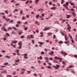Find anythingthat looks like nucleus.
Wrapping results in <instances>:
<instances>
[{
	"label": "nucleus",
	"mask_w": 77,
	"mask_h": 77,
	"mask_svg": "<svg viewBox=\"0 0 77 77\" xmlns=\"http://www.w3.org/2000/svg\"><path fill=\"white\" fill-rule=\"evenodd\" d=\"M53 36H54V37H53V38L55 39L56 38V35H54Z\"/></svg>",
	"instance_id": "nucleus-34"
},
{
	"label": "nucleus",
	"mask_w": 77,
	"mask_h": 77,
	"mask_svg": "<svg viewBox=\"0 0 77 77\" xmlns=\"http://www.w3.org/2000/svg\"><path fill=\"white\" fill-rule=\"evenodd\" d=\"M28 3H29V1H27L25 3V4H26V5H27Z\"/></svg>",
	"instance_id": "nucleus-56"
},
{
	"label": "nucleus",
	"mask_w": 77,
	"mask_h": 77,
	"mask_svg": "<svg viewBox=\"0 0 77 77\" xmlns=\"http://www.w3.org/2000/svg\"><path fill=\"white\" fill-rule=\"evenodd\" d=\"M41 15L42 17H44V14H42Z\"/></svg>",
	"instance_id": "nucleus-64"
},
{
	"label": "nucleus",
	"mask_w": 77,
	"mask_h": 77,
	"mask_svg": "<svg viewBox=\"0 0 77 77\" xmlns=\"http://www.w3.org/2000/svg\"><path fill=\"white\" fill-rule=\"evenodd\" d=\"M6 57H7V58H8L9 59L10 58V57H9V56L7 55L6 56Z\"/></svg>",
	"instance_id": "nucleus-46"
},
{
	"label": "nucleus",
	"mask_w": 77,
	"mask_h": 77,
	"mask_svg": "<svg viewBox=\"0 0 77 77\" xmlns=\"http://www.w3.org/2000/svg\"><path fill=\"white\" fill-rule=\"evenodd\" d=\"M45 59H46L47 60H48V58L47 57H46L45 58Z\"/></svg>",
	"instance_id": "nucleus-43"
},
{
	"label": "nucleus",
	"mask_w": 77,
	"mask_h": 77,
	"mask_svg": "<svg viewBox=\"0 0 77 77\" xmlns=\"http://www.w3.org/2000/svg\"><path fill=\"white\" fill-rule=\"evenodd\" d=\"M71 10L72 11H75L73 8H71Z\"/></svg>",
	"instance_id": "nucleus-60"
},
{
	"label": "nucleus",
	"mask_w": 77,
	"mask_h": 77,
	"mask_svg": "<svg viewBox=\"0 0 77 77\" xmlns=\"http://www.w3.org/2000/svg\"><path fill=\"white\" fill-rule=\"evenodd\" d=\"M64 38L65 39L66 41H67L68 39H69V38H68V37L67 36V35H64Z\"/></svg>",
	"instance_id": "nucleus-5"
},
{
	"label": "nucleus",
	"mask_w": 77,
	"mask_h": 77,
	"mask_svg": "<svg viewBox=\"0 0 77 77\" xmlns=\"http://www.w3.org/2000/svg\"><path fill=\"white\" fill-rule=\"evenodd\" d=\"M5 13H6V14H8V10H6V11H5Z\"/></svg>",
	"instance_id": "nucleus-38"
},
{
	"label": "nucleus",
	"mask_w": 77,
	"mask_h": 77,
	"mask_svg": "<svg viewBox=\"0 0 77 77\" xmlns=\"http://www.w3.org/2000/svg\"><path fill=\"white\" fill-rule=\"evenodd\" d=\"M56 9V7H52L51 8V10H54Z\"/></svg>",
	"instance_id": "nucleus-11"
},
{
	"label": "nucleus",
	"mask_w": 77,
	"mask_h": 77,
	"mask_svg": "<svg viewBox=\"0 0 77 77\" xmlns=\"http://www.w3.org/2000/svg\"><path fill=\"white\" fill-rule=\"evenodd\" d=\"M16 62H20V60H19V59L17 60H16Z\"/></svg>",
	"instance_id": "nucleus-45"
},
{
	"label": "nucleus",
	"mask_w": 77,
	"mask_h": 77,
	"mask_svg": "<svg viewBox=\"0 0 77 77\" xmlns=\"http://www.w3.org/2000/svg\"><path fill=\"white\" fill-rule=\"evenodd\" d=\"M26 17L27 18H28L29 17V15H26Z\"/></svg>",
	"instance_id": "nucleus-39"
},
{
	"label": "nucleus",
	"mask_w": 77,
	"mask_h": 77,
	"mask_svg": "<svg viewBox=\"0 0 77 77\" xmlns=\"http://www.w3.org/2000/svg\"><path fill=\"white\" fill-rule=\"evenodd\" d=\"M11 33H13V34H14V35H15V34H16V33L15 32H14V31L11 32Z\"/></svg>",
	"instance_id": "nucleus-41"
},
{
	"label": "nucleus",
	"mask_w": 77,
	"mask_h": 77,
	"mask_svg": "<svg viewBox=\"0 0 77 77\" xmlns=\"http://www.w3.org/2000/svg\"><path fill=\"white\" fill-rule=\"evenodd\" d=\"M23 33V32H20L19 33H18V35H21V34H22V33Z\"/></svg>",
	"instance_id": "nucleus-24"
},
{
	"label": "nucleus",
	"mask_w": 77,
	"mask_h": 77,
	"mask_svg": "<svg viewBox=\"0 0 77 77\" xmlns=\"http://www.w3.org/2000/svg\"><path fill=\"white\" fill-rule=\"evenodd\" d=\"M17 42V41H12V43L13 44V43H14V44H16Z\"/></svg>",
	"instance_id": "nucleus-17"
},
{
	"label": "nucleus",
	"mask_w": 77,
	"mask_h": 77,
	"mask_svg": "<svg viewBox=\"0 0 77 77\" xmlns=\"http://www.w3.org/2000/svg\"><path fill=\"white\" fill-rule=\"evenodd\" d=\"M69 67L70 68H72V67H73V66H69Z\"/></svg>",
	"instance_id": "nucleus-51"
},
{
	"label": "nucleus",
	"mask_w": 77,
	"mask_h": 77,
	"mask_svg": "<svg viewBox=\"0 0 77 77\" xmlns=\"http://www.w3.org/2000/svg\"><path fill=\"white\" fill-rule=\"evenodd\" d=\"M40 34H41L40 36L41 37H43V36H44V34H43V32L42 31H41L40 32Z\"/></svg>",
	"instance_id": "nucleus-7"
},
{
	"label": "nucleus",
	"mask_w": 77,
	"mask_h": 77,
	"mask_svg": "<svg viewBox=\"0 0 77 77\" xmlns=\"http://www.w3.org/2000/svg\"><path fill=\"white\" fill-rule=\"evenodd\" d=\"M39 15H36L35 16V18H36V19H38V18H39Z\"/></svg>",
	"instance_id": "nucleus-18"
},
{
	"label": "nucleus",
	"mask_w": 77,
	"mask_h": 77,
	"mask_svg": "<svg viewBox=\"0 0 77 77\" xmlns=\"http://www.w3.org/2000/svg\"><path fill=\"white\" fill-rule=\"evenodd\" d=\"M47 67L48 69H51V67L50 66H47Z\"/></svg>",
	"instance_id": "nucleus-20"
},
{
	"label": "nucleus",
	"mask_w": 77,
	"mask_h": 77,
	"mask_svg": "<svg viewBox=\"0 0 77 77\" xmlns=\"http://www.w3.org/2000/svg\"><path fill=\"white\" fill-rule=\"evenodd\" d=\"M39 1V0H36L35 1V3L36 4H37L38 3V2Z\"/></svg>",
	"instance_id": "nucleus-16"
},
{
	"label": "nucleus",
	"mask_w": 77,
	"mask_h": 77,
	"mask_svg": "<svg viewBox=\"0 0 77 77\" xmlns=\"http://www.w3.org/2000/svg\"><path fill=\"white\" fill-rule=\"evenodd\" d=\"M3 30L4 31H5V32H8V30H7V29L5 28L4 29H3Z\"/></svg>",
	"instance_id": "nucleus-33"
},
{
	"label": "nucleus",
	"mask_w": 77,
	"mask_h": 77,
	"mask_svg": "<svg viewBox=\"0 0 77 77\" xmlns=\"http://www.w3.org/2000/svg\"><path fill=\"white\" fill-rule=\"evenodd\" d=\"M50 29V27L45 28L43 30V31H47V30H49Z\"/></svg>",
	"instance_id": "nucleus-2"
},
{
	"label": "nucleus",
	"mask_w": 77,
	"mask_h": 77,
	"mask_svg": "<svg viewBox=\"0 0 77 77\" xmlns=\"http://www.w3.org/2000/svg\"><path fill=\"white\" fill-rule=\"evenodd\" d=\"M66 17H67V18H69L71 16L70 15H66Z\"/></svg>",
	"instance_id": "nucleus-10"
},
{
	"label": "nucleus",
	"mask_w": 77,
	"mask_h": 77,
	"mask_svg": "<svg viewBox=\"0 0 77 77\" xmlns=\"http://www.w3.org/2000/svg\"><path fill=\"white\" fill-rule=\"evenodd\" d=\"M69 36L70 37V38H71V39H72V36H71V35H70V34H69Z\"/></svg>",
	"instance_id": "nucleus-32"
},
{
	"label": "nucleus",
	"mask_w": 77,
	"mask_h": 77,
	"mask_svg": "<svg viewBox=\"0 0 77 77\" xmlns=\"http://www.w3.org/2000/svg\"><path fill=\"white\" fill-rule=\"evenodd\" d=\"M27 30V27H26L24 29V30Z\"/></svg>",
	"instance_id": "nucleus-58"
},
{
	"label": "nucleus",
	"mask_w": 77,
	"mask_h": 77,
	"mask_svg": "<svg viewBox=\"0 0 77 77\" xmlns=\"http://www.w3.org/2000/svg\"><path fill=\"white\" fill-rule=\"evenodd\" d=\"M16 73V72H14L13 73V75H15V73Z\"/></svg>",
	"instance_id": "nucleus-53"
},
{
	"label": "nucleus",
	"mask_w": 77,
	"mask_h": 77,
	"mask_svg": "<svg viewBox=\"0 0 77 77\" xmlns=\"http://www.w3.org/2000/svg\"><path fill=\"white\" fill-rule=\"evenodd\" d=\"M72 15L73 16H74V17H75L76 16V14H75V12H73L72 13Z\"/></svg>",
	"instance_id": "nucleus-9"
},
{
	"label": "nucleus",
	"mask_w": 77,
	"mask_h": 77,
	"mask_svg": "<svg viewBox=\"0 0 77 77\" xmlns=\"http://www.w3.org/2000/svg\"><path fill=\"white\" fill-rule=\"evenodd\" d=\"M3 40H4V41H6V37H4L3 39Z\"/></svg>",
	"instance_id": "nucleus-48"
},
{
	"label": "nucleus",
	"mask_w": 77,
	"mask_h": 77,
	"mask_svg": "<svg viewBox=\"0 0 77 77\" xmlns=\"http://www.w3.org/2000/svg\"><path fill=\"white\" fill-rule=\"evenodd\" d=\"M77 21V19H75L74 20H73V21L74 22H75Z\"/></svg>",
	"instance_id": "nucleus-49"
},
{
	"label": "nucleus",
	"mask_w": 77,
	"mask_h": 77,
	"mask_svg": "<svg viewBox=\"0 0 77 77\" xmlns=\"http://www.w3.org/2000/svg\"><path fill=\"white\" fill-rule=\"evenodd\" d=\"M7 77H12V75H7Z\"/></svg>",
	"instance_id": "nucleus-23"
},
{
	"label": "nucleus",
	"mask_w": 77,
	"mask_h": 77,
	"mask_svg": "<svg viewBox=\"0 0 77 77\" xmlns=\"http://www.w3.org/2000/svg\"><path fill=\"white\" fill-rule=\"evenodd\" d=\"M38 42L39 43V44L41 45H43V43H42V42Z\"/></svg>",
	"instance_id": "nucleus-21"
},
{
	"label": "nucleus",
	"mask_w": 77,
	"mask_h": 77,
	"mask_svg": "<svg viewBox=\"0 0 77 77\" xmlns=\"http://www.w3.org/2000/svg\"><path fill=\"white\" fill-rule=\"evenodd\" d=\"M49 54H50V55H53V54H54V53H53V52H51V53L50 52L49 53Z\"/></svg>",
	"instance_id": "nucleus-22"
},
{
	"label": "nucleus",
	"mask_w": 77,
	"mask_h": 77,
	"mask_svg": "<svg viewBox=\"0 0 77 77\" xmlns=\"http://www.w3.org/2000/svg\"><path fill=\"white\" fill-rule=\"evenodd\" d=\"M30 36H31L30 38H33V36L32 35H30Z\"/></svg>",
	"instance_id": "nucleus-44"
},
{
	"label": "nucleus",
	"mask_w": 77,
	"mask_h": 77,
	"mask_svg": "<svg viewBox=\"0 0 77 77\" xmlns=\"http://www.w3.org/2000/svg\"><path fill=\"white\" fill-rule=\"evenodd\" d=\"M44 51H48V50H47V49L45 48L44 49Z\"/></svg>",
	"instance_id": "nucleus-55"
},
{
	"label": "nucleus",
	"mask_w": 77,
	"mask_h": 77,
	"mask_svg": "<svg viewBox=\"0 0 77 77\" xmlns=\"http://www.w3.org/2000/svg\"><path fill=\"white\" fill-rule=\"evenodd\" d=\"M48 64L49 65H51V63H48Z\"/></svg>",
	"instance_id": "nucleus-54"
},
{
	"label": "nucleus",
	"mask_w": 77,
	"mask_h": 77,
	"mask_svg": "<svg viewBox=\"0 0 77 77\" xmlns=\"http://www.w3.org/2000/svg\"><path fill=\"white\" fill-rule=\"evenodd\" d=\"M18 44L19 45H22V43L21 42H19L18 43Z\"/></svg>",
	"instance_id": "nucleus-25"
},
{
	"label": "nucleus",
	"mask_w": 77,
	"mask_h": 77,
	"mask_svg": "<svg viewBox=\"0 0 77 77\" xmlns=\"http://www.w3.org/2000/svg\"><path fill=\"white\" fill-rule=\"evenodd\" d=\"M66 5L68 6V2H66Z\"/></svg>",
	"instance_id": "nucleus-62"
},
{
	"label": "nucleus",
	"mask_w": 77,
	"mask_h": 77,
	"mask_svg": "<svg viewBox=\"0 0 77 77\" xmlns=\"http://www.w3.org/2000/svg\"><path fill=\"white\" fill-rule=\"evenodd\" d=\"M23 55L24 56V58L25 59H27V58H28L27 57V54H23Z\"/></svg>",
	"instance_id": "nucleus-6"
},
{
	"label": "nucleus",
	"mask_w": 77,
	"mask_h": 77,
	"mask_svg": "<svg viewBox=\"0 0 77 77\" xmlns=\"http://www.w3.org/2000/svg\"><path fill=\"white\" fill-rule=\"evenodd\" d=\"M15 11H16V12H18V10L17 9H15L13 11V12H14V13H15Z\"/></svg>",
	"instance_id": "nucleus-15"
},
{
	"label": "nucleus",
	"mask_w": 77,
	"mask_h": 77,
	"mask_svg": "<svg viewBox=\"0 0 77 77\" xmlns=\"http://www.w3.org/2000/svg\"><path fill=\"white\" fill-rule=\"evenodd\" d=\"M22 19L23 20H26V17H22Z\"/></svg>",
	"instance_id": "nucleus-26"
},
{
	"label": "nucleus",
	"mask_w": 77,
	"mask_h": 77,
	"mask_svg": "<svg viewBox=\"0 0 77 77\" xmlns=\"http://www.w3.org/2000/svg\"><path fill=\"white\" fill-rule=\"evenodd\" d=\"M55 42H58V40L57 39H56L55 40Z\"/></svg>",
	"instance_id": "nucleus-61"
},
{
	"label": "nucleus",
	"mask_w": 77,
	"mask_h": 77,
	"mask_svg": "<svg viewBox=\"0 0 77 77\" xmlns=\"http://www.w3.org/2000/svg\"><path fill=\"white\" fill-rule=\"evenodd\" d=\"M76 58H77V55H75L74 56Z\"/></svg>",
	"instance_id": "nucleus-59"
},
{
	"label": "nucleus",
	"mask_w": 77,
	"mask_h": 77,
	"mask_svg": "<svg viewBox=\"0 0 77 77\" xmlns=\"http://www.w3.org/2000/svg\"><path fill=\"white\" fill-rule=\"evenodd\" d=\"M62 63H63V65H65V62L63 61L62 62Z\"/></svg>",
	"instance_id": "nucleus-57"
},
{
	"label": "nucleus",
	"mask_w": 77,
	"mask_h": 77,
	"mask_svg": "<svg viewBox=\"0 0 77 77\" xmlns=\"http://www.w3.org/2000/svg\"><path fill=\"white\" fill-rule=\"evenodd\" d=\"M39 59H40V60H42V57H39Z\"/></svg>",
	"instance_id": "nucleus-40"
},
{
	"label": "nucleus",
	"mask_w": 77,
	"mask_h": 77,
	"mask_svg": "<svg viewBox=\"0 0 77 77\" xmlns=\"http://www.w3.org/2000/svg\"><path fill=\"white\" fill-rule=\"evenodd\" d=\"M11 45L12 46V47H13V48H16V47L15 46H16V45H14V46L13 44L12 43H11Z\"/></svg>",
	"instance_id": "nucleus-14"
},
{
	"label": "nucleus",
	"mask_w": 77,
	"mask_h": 77,
	"mask_svg": "<svg viewBox=\"0 0 77 77\" xmlns=\"http://www.w3.org/2000/svg\"><path fill=\"white\" fill-rule=\"evenodd\" d=\"M70 4H71V5H74V4H73L72 3V2H71L70 1Z\"/></svg>",
	"instance_id": "nucleus-36"
},
{
	"label": "nucleus",
	"mask_w": 77,
	"mask_h": 77,
	"mask_svg": "<svg viewBox=\"0 0 77 77\" xmlns=\"http://www.w3.org/2000/svg\"><path fill=\"white\" fill-rule=\"evenodd\" d=\"M6 35H7V36H9V33H6Z\"/></svg>",
	"instance_id": "nucleus-50"
},
{
	"label": "nucleus",
	"mask_w": 77,
	"mask_h": 77,
	"mask_svg": "<svg viewBox=\"0 0 77 77\" xmlns=\"http://www.w3.org/2000/svg\"><path fill=\"white\" fill-rule=\"evenodd\" d=\"M65 20H62V23H64V22H65Z\"/></svg>",
	"instance_id": "nucleus-35"
},
{
	"label": "nucleus",
	"mask_w": 77,
	"mask_h": 77,
	"mask_svg": "<svg viewBox=\"0 0 77 77\" xmlns=\"http://www.w3.org/2000/svg\"><path fill=\"white\" fill-rule=\"evenodd\" d=\"M13 28L14 29V30H17V29L15 27H13Z\"/></svg>",
	"instance_id": "nucleus-52"
},
{
	"label": "nucleus",
	"mask_w": 77,
	"mask_h": 77,
	"mask_svg": "<svg viewBox=\"0 0 77 77\" xmlns=\"http://www.w3.org/2000/svg\"><path fill=\"white\" fill-rule=\"evenodd\" d=\"M5 20H6L7 21H9L10 19H7V18H6Z\"/></svg>",
	"instance_id": "nucleus-30"
},
{
	"label": "nucleus",
	"mask_w": 77,
	"mask_h": 77,
	"mask_svg": "<svg viewBox=\"0 0 77 77\" xmlns=\"http://www.w3.org/2000/svg\"><path fill=\"white\" fill-rule=\"evenodd\" d=\"M56 66H53V67L55 68V69H58V68L59 67V65H57Z\"/></svg>",
	"instance_id": "nucleus-1"
},
{
	"label": "nucleus",
	"mask_w": 77,
	"mask_h": 77,
	"mask_svg": "<svg viewBox=\"0 0 77 77\" xmlns=\"http://www.w3.org/2000/svg\"><path fill=\"white\" fill-rule=\"evenodd\" d=\"M48 35H52V33L51 32H48Z\"/></svg>",
	"instance_id": "nucleus-27"
},
{
	"label": "nucleus",
	"mask_w": 77,
	"mask_h": 77,
	"mask_svg": "<svg viewBox=\"0 0 77 77\" xmlns=\"http://www.w3.org/2000/svg\"><path fill=\"white\" fill-rule=\"evenodd\" d=\"M41 54H44V52H41Z\"/></svg>",
	"instance_id": "nucleus-42"
},
{
	"label": "nucleus",
	"mask_w": 77,
	"mask_h": 77,
	"mask_svg": "<svg viewBox=\"0 0 77 77\" xmlns=\"http://www.w3.org/2000/svg\"><path fill=\"white\" fill-rule=\"evenodd\" d=\"M54 58L55 59H61V58H60V57H54Z\"/></svg>",
	"instance_id": "nucleus-13"
},
{
	"label": "nucleus",
	"mask_w": 77,
	"mask_h": 77,
	"mask_svg": "<svg viewBox=\"0 0 77 77\" xmlns=\"http://www.w3.org/2000/svg\"><path fill=\"white\" fill-rule=\"evenodd\" d=\"M61 53L62 54H63L64 56H66V55H67V53H66V52H64L63 51H61Z\"/></svg>",
	"instance_id": "nucleus-4"
},
{
	"label": "nucleus",
	"mask_w": 77,
	"mask_h": 77,
	"mask_svg": "<svg viewBox=\"0 0 77 77\" xmlns=\"http://www.w3.org/2000/svg\"><path fill=\"white\" fill-rule=\"evenodd\" d=\"M7 72V71L6 70L4 71L3 72H2L1 73L2 74H6Z\"/></svg>",
	"instance_id": "nucleus-8"
},
{
	"label": "nucleus",
	"mask_w": 77,
	"mask_h": 77,
	"mask_svg": "<svg viewBox=\"0 0 77 77\" xmlns=\"http://www.w3.org/2000/svg\"><path fill=\"white\" fill-rule=\"evenodd\" d=\"M22 47L21 46V45H20L18 47V48L19 49H21V48Z\"/></svg>",
	"instance_id": "nucleus-29"
},
{
	"label": "nucleus",
	"mask_w": 77,
	"mask_h": 77,
	"mask_svg": "<svg viewBox=\"0 0 77 77\" xmlns=\"http://www.w3.org/2000/svg\"><path fill=\"white\" fill-rule=\"evenodd\" d=\"M20 14L21 15H23V11H22V10H21L20 11Z\"/></svg>",
	"instance_id": "nucleus-12"
},
{
	"label": "nucleus",
	"mask_w": 77,
	"mask_h": 77,
	"mask_svg": "<svg viewBox=\"0 0 77 77\" xmlns=\"http://www.w3.org/2000/svg\"><path fill=\"white\" fill-rule=\"evenodd\" d=\"M63 6H64L65 8H66L67 10H69V9H68V5H66V4H64L63 5Z\"/></svg>",
	"instance_id": "nucleus-3"
},
{
	"label": "nucleus",
	"mask_w": 77,
	"mask_h": 77,
	"mask_svg": "<svg viewBox=\"0 0 77 77\" xmlns=\"http://www.w3.org/2000/svg\"><path fill=\"white\" fill-rule=\"evenodd\" d=\"M4 65H8V63H5L4 64Z\"/></svg>",
	"instance_id": "nucleus-47"
},
{
	"label": "nucleus",
	"mask_w": 77,
	"mask_h": 77,
	"mask_svg": "<svg viewBox=\"0 0 77 77\" xmlns=\"http://www.w3.org/2000/svg\"><path fill=\"white\" fill-rule=\"evenodd\" d=\"M71 29V27H69L67 28V30H70Z\"/></svg>",
	"instance_id": "nucleus-37"
},
{
	"label": "nucleus",
	"mask_w": 77,
	"mask_h": 77,
	"mask_svg": "<svg viewBox=\"0 0 77 77\" xmlns=\"http://www.w3.org/2000/svg\"><path fill=\"white\" fill-rule=\"evenodd\" d=\"M64 3V0H62L61 1V4H62Z\"/></svg>",
	"instance_id": "nucleus-28"
},
{
	"label": "nucleus",
	"mask_w": 77,
	"mask_h": 77,
	"mask_svg": "<svg viewBox=\"0 0 77 77\" xmlns=\"http://www.w3.org/2000/svg\"><path fill=\"white\" fill-rule=\"evenodd\" d=\"M63 42L62 41H60L59 42H58V44H63Z\"/></svg>",
	"instance_id": "nucleus-19"
},
{
	"label": "nucleus",
	"mask_w": 77,
	"mask_h": 77,
	"mask_svg": "<svg viewBox=\"0 0 77 77\" xmlns=\"http://www.w3.org/2000/svg\"><path fill=\"white\" fill-rule=\"evenodd\" d=\"M69 41H66V42H65L64 43L65 44H68V43H69Z\"/></svg>",
	"instance_id": "nucleus-31"
},
{
	"label": "nucleus",
	"mask_w": 77,
	"mask_h": 77,
	"mask_svg": "<svg viewBox=\"0 0 77 77\" xmlns=\"http://www.w3.org/2000/svg\"><path fill=\"white\" fill-rule=\"evenodd\" d=\"M17 5H20V4H15V6H17Z\"/></svg>",
	"instance_id": "nucleus-63"
}]
</instances>
